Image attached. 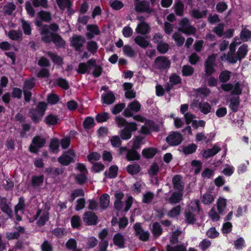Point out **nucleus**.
<instances>
[{"label": "nucleus", "instance_id": "obj_46", "mask_svg": "<svg viewBox=\"0 0 251 251\" xmlns=\"http://www.w3.org/2000/svg\"><path fill=\"white\" fill-rule=\"evenodd\" d=\"M217 204L219 213L222 214L225 210L226 205V199L223 198L219 199L217 201Z\"/></svg>", "mask_w": 251, "mask_h": 251}, {"label": "nucleus", "instance_id": "obj_13", "mask_svg": "<svg viewBox=\"0 0 251 251\" xmlns=\"http://www.w3.org/2000/svg\"><path fill=\"white\" fill-rule=\"evenodd\" d=\"M85 42V39L83 37L75 35L72 38L71 44L76 50H80V48L83 46Z\"/></svg>", "mask_w": 251, "mask_h": 251}, {"label": "nucleus", "instance_id": "obj_11", "mask_svg": "<svg viewBox=\"0 0 251 251\" xmlns=\"http://www.w3.org/2000/svg\"><path fill=\"white\" fill-rule=\"evenodd\" d=\"M135 10L137 12H147L151 13L152 10L151 8L149 2L143 0L137 2L135 4Z\"/></svg>", "mask_w": 251, "mask_h": 251}, {"label": "nucleus", "instance_id": "obj_33", "mask_svg": "<svg viewBox=\"0 0 251 251\" xmlns=\"http://www.w3.org/2000/svg\"><path fill=\"white\" fill-rule=\"evenodd\" d=\"M39 17L46 22H50L51 20V14L49 12L41 10L38 13Z\"/></svg>", "mask_w": 251, "mask_h": 251}, {"label": "nucleus", "instance_id": "obj_6", "mask_svg": "<svg viewBox=\"0 0 251 251\" xmlns=\"http://www.w3.org/2000/svg\"><path fill=\"white\" fill-rule=\"evenodd\" d=\"M46 143L45 138H42L40 136H35L32 140V143L29 147L30 151L33 153H37L38 150L43 147Z\"/></svg>", "mask_w": 251, "mask_h": 251}, {"label": "nucleus", "instance_id": "obj_28", "mask_svg": "<svg viewBox=\"0 0 251 251\" xmlns=\"http://www.w3.org/2000/svg\"><path fill=\"white\" fill-rule=\"evenodd\" d=\"M221 150V148L218 146H215L213 148L205 150L203 153L202 156L205 158H208L210 156H213Z\"/></svg>", "mask_w": 251, "mask_h": 251}, {"label": "nucleus", "instance_id": "obj_31", "mask_svg": "<svg viewBox=\"0 0 251 251\" xmlns=\"http://www.w3.org/2000/svg\"><path fill=\"white\" fill-rule=\"evenodd\" d=\"M240 103L239 97H232L230 101L229 107L233 111L236 112Z\"/></svg>", "mask_w": 251, "mask_h": 251}, {"label": "nucleus", "instance_id": "obj_14", "mask_svg": "<svg viewBox=\"0 0 251 251\" xmlns=\"http://www.w3.org/2000/svg\"><path fill=\"white\" fill-rule=\"evenodd\" d=\"M113 244L120 249L124 248L125 247V239L124 236L121 233L115 234L113 238Z\"/></svg>", "mask_w": 251, "mask_h": 251}, {"label": "nucleus", "instance_id": "obj_32", "mask_svg": "<svg viewBox=\"0 0 251 251\" xmlns=\"http://www.w3.org/2000/svg\"><path fill=\"white\" fill-rule=\"evenodd\" d=\"M251 38V31L246 27L243 28L240 33V39L244 42L248 41Z\"/></svg>", "mask_w": 251, "mask_h": 251}, {"label": "nucleus", "instance_id": "obj_41", "mask_svg": "<svg viewBox=\"0 0 251 251\" xmlns=\"http://www.w3.org/2000/svg\"><path fill=\"white\" fill-rule=\"evenodd\" d=\"M201 111L204 114H207L211 112V106L207 102H201L199 108Z\"/></svg>", "mask_w": 251, "mask_h": 251}, {"label": "nucleus", "instance_id": "obj_52", "mask_svg": "<svg viewBox=\"0 0 251 251\" xmlns=\"http://www.w3.org/2000/svg\"><path fill=\"white\" fill-rule=\"evenodd\" d=\"M159 171V167L156 163H153L148 170V174L150 176H156Z\"/></svg>", "mask_w": 251, "mask_h": 251}, {"label": "nucleus", "instance_id": "obj_40", "mask_svg": "<svg viewBox=\"0 0 251 251\" xmlns=\"http://www.w3.org/2000/svg\"><path fill=\"white\" fill-rule=\"evenodd\" d=\"M32 1L33 5L35 7H42L44 8H47L48 7L47 0H30Z\"/></svg>", "mask_w": 251, "mask_h": 251}, {"label": "nucleus", "instance_id": "obj_24", "mask_svg": "<svg viewBox=\"0 0 251 251\" xmlns=\"http://www.w3.org/2000/svg\"><path fill=\"white\" fill-rule=\"evenodd\" d=\"M208 11L207 10H204L201 12L198 9H193L190 12V14L193 18L199 19L205 17Z\"/></svg>", "mask_w": 251, "mask_h": 251}, {"label": "nucleus", "instance_id": "obj_60", "mask_svg": "<svg viewBox=\"0 0 251 251\" xmlns=\"http://www.w3.org/2000/svg\"><path fill=\"white\" fill-rule=\"evenodd\" d=\"M181 207L180 205H177L173 208L168 213V215L170 217H175L176 216L179 215L180 214Z\"/></svg>", "mask_w": 251, "mask_h": 251}, {"label": "nucleus", "instance_id": "obj_50", "mask_svg": "<svg viewBox=\"0 0 251 251\" xmlns=\"http://www.w3.org/2000/svg\"><path fill=\"white\" fill-rule=\"evenodd\" d=\"M175 11L176 15L178 16H182L183 12V4L180 2L178 1L174 6Z\"/></svg>", "mask_w": 251, "mask_h": 251}, {"label": "nucleus", "instance_id": "obj_58", "mask_svg": "<svg viewBox=\"0 0 251 251\" xmlns=\"http://www.w3.org/2000/svg\"><path fill=\"white\" fill-rule=\"evenodd\" d=\"M57 120L56 116L50 114L46 118L45 121L48 125H54L57 123Z\"/></svg>", "mask_w": 251, "mask_h": 251}, {"label": "nucleus", "instance_id": "obj_43", "mask_svg": "<svg viewBox=\"0 0 251 251\" xmlns=\"http://www.w3.org/2000/svg\"><path fill=\"white\" fill-rule=\"evenodd\" d=\"M152 233L154 236L158 237L162 232V229L159 223L156 222L152 226Z\"/></svg>", "mask_w": 251, "mask_h": 251}, {"label": "nucleus", "instance_id": "obj_47", "mask_svg": "<svg viewBox=\"0 0 251 251\" xmlns=\"http://www.w3.org/2000/svg\"><path fill=\"white\" fill-rule=\"evenodd\" d=\"M15 5L13 3H9L3 6L2 10L5 14L10 15L15 9Z\"/></svg>", "mask_w": 251, "mask_h": 251}, {"label": "nucleus", "instance_id": "obj_44", "mask_svg": "<svg viewBox=\"0 0 251 251\" xmlns=\"http://www.w3.org/2000/svg\"><path fill=\"white\" fill-rule=\"evenodd\" d=\"M166 251H186V248L183 245H177L175 246L168 245L166 246Z\"/></svg>", "mask_w": 251, "mask_h": 251}, {"label": "nucleus", "instance_id": "obj_21", "mask_svg": "<svg viewBox=\"0 0 251 251\" xmlns=\"http://www.w3.org/2000/svg\"><path fill=\"white\" fill-rule=\"evenodd\" d=\"M88 64L91 65V66L94 67L95 69L92 73L93 75L96 77H99L101 74L102 68L100 66L96 65V61L95 59H91L88 61Z\"/></svg>", "mask_w": 251, "mask_h": 251}, {"label": "nucleus", "instance_id": "obj_53", "mask_svg": "<svg viewBox=\"0 0 251 251\" xmlns=\"http://www.w3.org/2000/svg\"><path fill=\"white\" fill-rule=\"evenodd\" d=\"M58 5L61 9H64L66 8H70L71 2L70 0H56Z\"/></svg>", "mask_w": 251, "mask_h": 251}, {"label": "nucleus", "instance_id": "obj_25", "mask_svg": "<svg viewBox=\"0 0 251 251\" xmlns=\"http://www.w3.org/2000/svg\"><path fill=\"white\" fill-rule=\"evenodd\" d=\"M110 203V197L107 194L102 195L100 198V207L105 209L109 206Z\"/></svg>", "mask_w": 251, "mask_h": 251}, {"label": "nucleus", "instance_id": "obj_29", "mask_svg": "<svg viewBox=\"0 0 251 251\" xmlns=\"http://www.w3.org/2000/svg\"><path fill=\"white\" fill-rule=\"evenodd\" d=\"M157 152L156 149L149 148L144 149L142 151L143 155L146 158H151L153 157Z\"/></svg>", "mask_w": 251, "mask_h": 251}, {"label": "nucleus", "instance_id": "obj_3", "mask_svg": "<svg viewBox=\"0 0 251 251\" xmlns=\"http://www.w3.org/2000/svg\"><path fill=\"white\" fill-rule=\"evenodd\" d=\"M46 108V103L44 102H40L36 108L30 109L29 116L34 123H37L41 120L45 114Z\"/></svg>", "mask_w": 251, "mask_h": 251}, {"label": "nucleus", "instance_id": "obj_27", "mask_svg": "<svg viewBox=\"0 0 251 251\" xmlns=\"http://www.w3.org/2000/svg\"><path fill=\"white\" fill-rule=\"evenodd\" d=\"M134 40L138 46L144 49L147 48L149 45V42L141 35L136 36Z\"/></svg>", "mask_w": 251, "mask_h": 251}, {"label": "nucleus", "instance_id": "obj_51", "mask_svg": "<svg viewBox=\"0 0 251 251\" xmlns=\"http://www.w3.org/2000/svg\"><path fill=\"white\" fill-rule=\"evenodd\" d=\"M194 68L190 65H184L182 69V72L184 75H192L194 73Z\"/></svg>", "mask_w": 251, "mask_h": 251}, {"label": "nucleus", "instance_id": "obj_62", "mask_svg": "<svg viewBox=\"0 0 251 251\" xmlns=\"http://www.w3.org/2000/svg\"><path fill=\"white\" fill-rule=\"evenodd\" d=\"M125 107L126 104L124 103L117 104L113 107L112 112L114 115L117 114L121 112Z\"/></svg>", "mask_w": 251, "mask_h": 251}, {"label": "nucleus", "instance_id": "obj_42", "mask_svg": "<svg viewBox=\"0 0 251 251\" xmlns=\"http://www.w3.org/2000/svg\"><path fill=\"white\" fill-rule=\"evenodd\" d=\"M225 24L224 23H220L217 26L214 27L213 31L218 36L222 37L224 35Z\"/></svg>", "mask_w": 251, "mask_h": 251}, {"label": "nucleus", "instance_id": "obj_35", "mask_svg": "<svg viewBox=\"0 0 251 251\" xmlns=\"http://www.w3.org/2000/svg\"><path fill=\"white\" fill-rule=\"evenodd\" d=\"M9 37L13 40H20L22 38V33L15 30H10L8 32Z\"/></svg>", "mask_w": 251, "mask_h": 251}, {"label": "nucleus", "instance_id": "obj_30", "mask_svg": "<svg viewBox=\"0 0 251 251\" xmlns=\"http://www.w3.org/2000/svg\"><path fill=\"white\" fill-rule=\"evenodd\" d=\"M91 65H89L88 62L86 63H80L78 65L77 72L80 74H89L91 70Z\"/></svg>", "mask_w": 251, "mask_h": 251}, {"label": "nucleus", "instance_id": "obj_2", "mask_svg": "<svg viewBox=\"0 0 251 251\" xmlns=\"http://www.w3.org/2000/svg\"><path fill=\"white\" fill-rule=\"evenodd\" d=\"M59 29V26L55 23L50 25H44L39 29L40 33L42 35L41 40L46 43L51 42L50 36L54 34L50 32V30L52 32H57Z\"/></svg>", "mask_w": 251, "mask_h": 251}, {"label": "nucleus", "instance_id": "obj_9", "mask_svg": "<svg viewBox=\"0 0 251 251\" xmlns=\"http://www.w3.org/2000/svg\"><path fill=\"white\" fill-rule=\"evenodd\" d=\"M140 108L141 105L139 102L137 100H134L128 104L127 107L124 110L123 114L125 117H132L133 113L131 111L137 112L140 110Z\"/></svg>", "mask_w": 251, "mask_h": 251}, {"label": "nucleus", "instance_id": "obj_34", "mask_svg": "<svg viewBox=\"0 0 251 251\" xmlns=\"http://www.w3.org/2000/svg\"><path fill=\"white\" fill-rule=\"evenodd\" d=\"M126 170L129 174L134 175L140 172L141 167L138 164H132L128 165L126 168Z\"/></svg>", "mask_w": 251, "mask_h": 251}, {"label": "nucleus", "instance_id": "obj_23", "mask_svg": "<svg viewBox=\"0 0 251 251\" xmlns=\"http://www.w3.org/2000/svg\"><path fill=\"white\" fill-rule=\"evenodd\" d=\"M51 42L52 41L58 48L63 47L65 44V41L58 34H54L50 36Z\"/></svg>", "mask_w": 251, "mask_h": 251}, {"label": "nucleus", "instance_id": "obj_19", "mask_svg": "<svg viewBox=\"0 0 251 251\" xmlns=\"http://www.w3.org/2000/svg\"><path fill=\"white\" fill-rule=\"evenodd\" d=\"M150 26L145 22L139 23L136 28V32L142 35L148 34L150 32Z\"/></svg>", "mask_w": 251, "mask_h": 251}, {"label": "nucleus", "instance_id": "obj_45", "mask_svg": "<svg viewBox=\"0 0 251 251\" xmlns=\"http://www.w3.org/2000/svg\"><path fill=\"white\" fill-rule=\"evenodd\" d=\"M44 181L43 176H33L32 178V185L34 187L40 186Z\"/></svg>", "mask_w": 251, "mask_h": 251}, {"label": "nucleus", "instance_id": "obj_39", "mask_svg": "<svg viewBox=\"0 0 251 251\" xmlns=\"http://www.w3.org/2000/svg\"><path fill=\"white\" fill-rule=\"evenodd\" d=\"M47 54L50 57L54 63L58 65H61L63 63V59L56 54L48 51L47 52Z\"/></svg>", "mask_w": 251, "mask_h": 251}, {"label": "nucleus", "instance_id": "obj_5", "mask_svg": "<svg viewBox=\"0 0 251 251\" xmlns=\"http://www.w3.org/2000/svg\"><path fill=\"white\" fill-rule=\"evenodd\" d=\"M171 61L169 58L165 56H159L156 57L153 64L152 67L154 69L160 71H165L170 68Z\"/></svg>", "mask_w": 251, "mask_h": 251}, {"label": "nucleus", "instance_id": "obj_18", "mask_svg": "<svg viewBox=\"0 0 251 251\" xmlns=\"http://www.w3.org/2000/svg\"><path fill=\"white\" fill-rule=\"evenodd\" d=\"M0 208L1 210L9 216H11L12 210L9 207L8 202L5 198H2L0 200Z\"/></svg>", "mask_w": 251, "mask_h": 251}, {"label": "nucleus", "instance_id": "obj_49", "mask_svg": "<svg viewBox=\"0 0 251 251\" xmlns=\"http://www.w3.org/2000/svg\"><path fill=\"white\" fill-rule=\"evenodd\" d=\"M123 51L126 55L130 57H134L136 55L135 51L128 45H126L123 47Z\"/></svg>", "mask_w": 251, "mask_h": 251}, {"label": "nucleus", "instance_id": "obj_54", "mask_svg": "<svg viewBox=\"0 0 251 251\" xmlns=\"http://www.w3.org/2000/svg\"><path fill=\"white\" fill-rule=\"evenodd\" d=\"M109 118V114L103 112L98 114L96 117V121L98 123H101L106 121Z\"/></svg>", "mask_w": 251, "mask_h": 251}, {"label": "nucleus", "instance_id": "obj_55", "mask_svg": "<svg viewBox=\"0 0 251 251\" xmlns=\"http://www.w3.org/2000/svg\"><path fill=\"white\" fill-rule=\"evenodd\" d=\"M214 199L212 195L206 193L203 195L201 201L205 204H210L214 201Z\"/></svg>", "mask_w": 251, "mask_h": 251}, {"label": "nucleus", "instance_id": "obj_57", "mask_svg": "<svg viewBox=\"0 0 251 251\" xmlns=\"http://www.w3.org/2000/svg\"><path fill=\"white\" fill-rule=\"evenodd\" d=\"M87 49L91 52L94 53L98 49L97 43L94 41L88 42L87 43Z\"/></svg>", "mask_w": 251, "mask_h": 251}, {"label": "nucleus", "instance_id": "obj_63", "mask_svg": "<svg viewBox=\"0 0 251 251\" xmlns=\"http://www.w3.org/2000/svg\"><path fill=\"white\" fill-rule=\"evenodd\" d=\"M169 46L167 43H160L157 47V49L158 51L162 54L167 52L169 50Z\"/></svg>", "mask_w": 251, "mask_h": 251}, {"label": "nucleus", "instance_id": "obj_61", "mask_svg": "<svg viewBox=\"0 0 251 251\" xmlns=\"http://www.w3.org/2000/svg\"><path fill=\"white\" fill-rule=\"evenodd\" d=\"M230 72L228 71H225L222 72L219 76V79L222 82H226L230 78Z\"/></svg>", "mask_w": 251, "mask_h": 251}, {"label": "nucleus", "instance_id": "obj_48", "mask_svg": "<svg viewBox=\"0 0 251 251\" xmlns=\"http://www.w3.org/2000/svg\"><path fill=\"white\" fill-rule=\"evenodd\" d=\"M59 146V142L58 139L56 138H53L51 139L50 148L53 152H57L58 151Z\"/></svg>", "mask_w": 251, "mask_h": 251}, {"label": "nucleus", "instance_id": "obj_4", "mask_svg": "<svg viewBox=\"0 0 251 251\" xmlns=\"http://www.w3.org/2000/svg\"><path fill=\"white\" fill-rule=\"evenodd\" d=\"M178 25V30L187 35H193L196 32V28L191 25L190 21L187 18L181 19Z\"/></svg>", "mask_w": 251, "mask_h": 251}, {"label": "nucleus", "instance_id": "obj_1", "mask_svg": "<svg viewBox=\"0 0 251 251\" xmlns=\"http://www.w3.org/2000/svg\"><path fill=\"white\" fill-rule=\"evenodd\" d=\"M238 43L235 41L232 42L229 46V51L227 54L224 53L221 56V59L222 61L227 60L231 64L236 63L238 60L240 61L246 55L248 52V46L246 44H243L238 49V51L236 52V46Z\"/></svg>", "mask_w": 251, "mask_h": 251}, {"label": "nucleus", "instance_id": "obj_26", "mask_svg": "<svg viewBox=\"0 0 251 251\" xmlns=\"http://www.w3.org/2000/svg\"><path fill=\"white\" fill-rule=\"evenodd\" d=\"M126 159L128 161L138 160L140 159V155L134 149H131L127 151Z\"/></svg>", "mask_w": 251, "mask_h": 251}, {"label": "nucleus", "instance_id": "obj_22", "mask_svg": "<svg viewBox=\"0 0 251 251\" xmlns=\"http://www.w3.org/2000/svg\"><path fill=\"white\" fill-rule=\"evenodd\" d=\"M103 102L107 104H112L115 100L116 98L112 92H109L101 96Z\"/></svg>", "mask_w": 251, "mask_h": 251}, {"label": "nucleus", "instance_id": "obj_16", "mask_svg": "<svg viewBox=\"0 0 251 251\" xmlns=\"http://www.w3.org/2000/svg\"><path fill=\"white\" fill-rule=\"evenodd\" d=\"M185 221L187 224L193 225L196 221L195 215L193 214L190 208L185 210L184 212Z\"/></svg>", "mask_w": 251, "mask_h": 251}, {"label": "nucleus", "instance_id": "obj_7", "mask_svg": "<svg viewBox=\"0 0 251 251\" xmlns=\"http://www.w3.org/2000/svg\"><path fill=\"white\" fill-rule=\"evenodd\" d=\"M133 227L135 230V235L139 237L140 240L144 242L149 240L150 233L143 229L141 223H136Z\"/></svg>", "mask_w": 251, "mask_h": 251}, {"label": "nucleus", "instance_id": "obj_20", "mask_svg": "<svg viewBox=\"0 0 251 251\" xmlns=\"http://www.w3.org/2000/svg\"><path fill=\"white\" fill-rule=\"evenodd\" d=\"M183 192L181 191L174 192L169 198L168 201L170 203L175 204L179 202L182 199Z\"/></svg>", "mask_w": 251, "mask_h": 251}, {"label": "nucleus", "instance_id": "obj_36", "mask_svg": "<svg viewBox=\"0 0 251 251\" xmlns=\"http://www.w3.org/2000/svg\"><path fill=\"white\" fill-rule=\"evenodd\" d=\"M173 39L175 41L177 46H182L184 42L185 38L180 34L175 32L172 36Z\"/></svg>", "mask_w": 251, "mask_h": 251}, {"label": "nucleus", "instance_id": "obj_12", "mask_svg": "<svg viewBox=\"0 0 251 251\" xmlns=\"http://www.w3.org/2000/svg\"><path fill=\"white\" fill-rule=\"evenodd\" d=\"M83 221L88 225H94L97 223L98 217L93 212L88 211L83 215Z\"/></svg>", "mask_w": 251, "mask_h": 251}, {"label": "nucleus", "instance_id": "obj_38", "mask_svg": "<svg viewBox=\"0 0 251 251\" xmlns=\"http://www.w3.org/2000/svg\"><path fill=\"white\" fill-rule=\"evenodd\" d=\"M197 148V146L195 144H191L187 147H182V151L186 154H189L194 152Z\"/></svg>", "mask_w": 251, "mask_h": 251}, {"label": "nucleus", "instance_id": "obj_17", "mask_svg": "<svg viewBox=\"0 0 251 251\" xmlns=\"http://www.w3.org/2000/svg\"><path fill=\"white\" fill-rule=\"evenodd\" d=\"M214 58L212 57H209L205 63V74L207 75H211L215 71L213 68Z\"/></svg>", "mask_w": 251, "mask_h": 251}, {"label": "nucleus", "instance_id": "obj_59", "mask_svg": "<svg viewBox=\"0 0 251 251\" xmlns=\"http://www.w3.org/2000/svg\"><path fill=\"white\" fill-rule=\"evenodd\" d=\"M87 30L95 35H99L100 33V31L99 27L96 25H87Z\"/></svg>", "mask_w": 251, "mask_h": 251}, {"label": "nucleus", "instance_id": "obj_37", "mask_svg": "<svg viewBox=\"0 0 251 251\" xmlns=\"http://www.w3.org/2000/svg\"><path fill=\"white\" fill-rule=\"evenodd\" d=\"M22 26L24 30V32L25 35H30L31 34V28L30 25L24 19L21 20Z\"/></svg>", "mask_w": 251, "mask_h": 251}, {"label": "nucleus", "instance_id": "obj_8", "mask_svg": "<svg viewBox=\"0 0 251 251\" xmlns=\"http://www.w3.org/2000/svg\"><path fill=\"white\" fill-rule=\"evenodd\" d=\"M75 156L74 151L70 150L63 153V154L58 158V161L62 165L67 166L71 162H74V159Z\"/></svg>", "mask_w": 251, "mask_h": 251}, {"label": "nucleus", "instance_id": "obj_10", "mask_svg": "<svg viewBox=\"0 0 251 251\" xmlns=\"http://www.w3.org/2000/svg\"><path fill=\"white\" fill-rule=\"evenodd\" d=\"M182 136L178 132H174L169 135L166 138V142L170 146H177L179 145L182 141Z\"/></svg>", "mask_w": 251, "mask_h": 251}, {"label": "nucleus", "instance_id": "obj_15", "mask_svg": "<svg viewBox=\"0 0 251 251\" xmlns=\"http://www.w3.org/2000/svg\"><path fill=\"white\" fill-rule=\"evenodd\" d=\"M181 177L179 175L175 176L172 179V183L174 186V189L177 191L183 192L184 185L182 182Z\"/></svg>", "mask_w": 251, "mask_h": 251}, {"label": "nucleus", "instance_id": "obj_56", "mask_svg": "<svg viewBox=\"0 0 251 251\" xmlns=\"http://www.w3.org/2000/svg\"><path fill=\"white\" fill-rule=\"evenodd\" d=\"M25 8L27 13L31 17H33L35 16V11L32 7L31 3L30 1H27L25 3Z\"/></svg>", "mask_w": 251, "mask_h": 251}, {"label": "nucleus", "instance_id": "obj_64", "mask_svg": "<svg viewBox=\"0 0 251 251\" xmlns=\"http://www.w3.org/2000/svg\"><path fill=\"white\" fill-rule=\"evenodd\" d=\"M94 126V120L92 117H87L83 122L84 127L86 129H90Z\"/></svg>", "mask_w": 251, "mask_h": 251}]
</instances>
